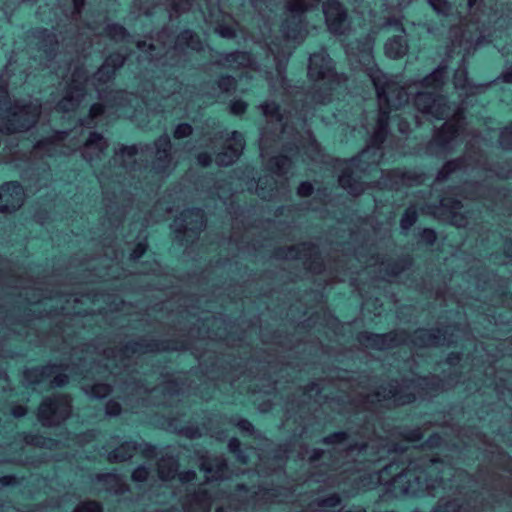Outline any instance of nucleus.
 Returning <instances> with one entry per match:
<instances>
[{
	"instance_id": "14",
	"label": "nucleus",
	"mask_w": 512,
	"mask_h": 512,
	"mask_svg": "<svg viewBox=\"0 0 512 512\" xmlns=\"http://www.w3.org/2000/svg\"><path fill=\"white\" fill-rule=\"evenodd\" d=\"M244 146L243 135L238 131H233L231 136L225 141L222 150L216 154L215 163L219 167L232 165L242 154Z\"/></svg>"
},
{
	"instance_id": "27",
	"label": "nucleus",
	"mask_w": 512,
	"mask_h": 512,
	"mask_svg": "<svg viewBox=\"0 0 512 512\" xmlns=\"http://www.w3.org/2000/svg\"><path fill=\"white\" fill-rule=\"evenodd\" d=\"M317 253V248L311 243H301L289 247H279L274 251L277 259H308Z\"/></svg>"
},
{
	"instance_id": "3",
	"label": "nucleus",
	"mask_w": 512,
	"mask_h": 512,
	"mask_svg": "<svg viewBox=\"0 0 512 512\" xmlns=\"http://www.w3.org/2000/svg\"><path fill=\"white\" fill-rule=\"evenodd\" d=\"M375 87L379 114L377 119L385 118V127L388 128L389 114L392 110H398L408 103L409 95L405 87L387 77L386 74L379 83H373Z\"/></svg>"
},
{
	"instance_id": "51",
	"label": "nucleus",
	"mask_w": 512,
	"mask_h": 512,
	"mask_svg": "<svg viewBox=\"0 0 512 512\" xmlns=\"http://www.w3.org/2000/svg\"><path fill=\"white\" fill-rule=\"evenodd\" d=\"M349 435L347 432L339 431L334 432L324 438H322L321 443L324 445H339L343 444L347 439Z\"/></svg>"
},
{
	"instance_id": "46",
	"label": "nucleus",
	"mask_w": 512,
	"mask_h": 512,
	"mask_svg": "<svg viewBox=\"0 0 512 512\" xmlns=\"http://www.w3.org/2000/svg\"><path fill=\"white\" fill-rule=\"evenodd\" d=\"M418 212L414 205L409 206L400 219V228L407 233L411 227L417 222Z\"/></svg>"
},
{
	"instance_id": "45",
	"label": "nucleus",
	"mask_w": 512,
	"mask_h": 512,
	"mask_svg": "<svg viewBox=\"0 0 512 512\" xmlns=\"http://www.w3.org/2000/svg\"><path fill=\"white\" fill-rule=\"evenodd\" d=\"M124 91H106L99 92V99L111 107L122 105L125 100Z\"/></svg>"
},
{
	"instance_id": "9",
	"label": "nucleus",
	"mask_w": 512,
	"mask_h": 512,
	"mask_svg": "<svg viewBox=\"0 0 512 512\" xmlns=\"http://www.w3.org/2000/svg\"><path fill=\"white\" fill-rule=\"evenodd\" d=\"M360 344L367 348L386 350L397 347L407 340L405 331H390L385 334H376L372 332H361L357 337Z\"/></svg>"
},
{
	"instance_id": "19",
	"label": "nucleus",
	"mask_w": 512,
	"mask_h": 512,
	"mask_svg": "<svg viewBox=\"0 0 512 512\" xmlns=\"http://www.w3.org/2000/svg\"><path fill=\"white\" fill-rule=\"evenodd\" d=\"M308 76L313 81L324 80L333 76L331 58L326 51L321 50L310 55Z\"/></svg>"
},
{
	"instance_id": "17",
	"label": "nucleus",
	"mask_w": 512,
	"mask_h": 512,
	"mask_svg": "<svg viewBox=\"0 0 512 512\" xmlns=\"http://www.w3.org/2000/svg\"><path fill=\"white\" fill-rule=\"evenodd\" d=\"M169 346L163 341H158L148 338H140L136 341H129L125 343L120 349L119 354L122 358H131L135 355H142L146 353L160 352L168 350Z\"/></svg>"
},
{
	"instance_id": "23",
	"label": "nucleus",
	"mask_w": 512,
	"mask_h": 512,
	"mask_svg": "<svg viewBox=\"0 0 512 512\" xmlns=\"http://www.w3.org/2000/svg\"><path fill=\"white\" fill-rule=\"evenodd\" d=\"M409 51V43L405 29L395 31L391 35H387L384 44V53L390 59H401L407 55Z\"/></svg>"
},
{
	"instance_id": "4",
	"label": "nucleus",
	"mask_w": 512,
	"mask_h": 512,
	"mask_svg": "<svg viewBox=\"0 0 512 512\" xmlns=\"http://www.w3.org/2000/svg\"><path fill=\"white\" fill-rule=\"evenodd\" d=\"M171 226L181 244L193 243L206 226L204 212L199 208L186 209L174 219Z\"/></svg>"
},
{
	"instance_id": "32",
	"label": "nucleus",
	"mask_w": 512,
	"mask_h": 512,
	"mask_svg": "<svg viewBox=\"0 0 512 512\" xmlns=\"http://www.w3.org/2000/svg\"><path fill=\"white\" fill-rule=\"evenodd\" d=\"M58 369L57 365H47L27 369L24 372L25 380L31 385H37L50 379Z\"/></svg>"
},
{
	"instance_id": "63",
	"label": "nucleus",
	"mask_w": 512,
	"mask_h": 512,
	"mask_svg": "<svg viewBox=\"0 0 512 512\" xmlns=\"http://www.w3.org/2000/svg\"><path fill=\"white\" fill-rule=\"evenodd\" d=\"M341 503V497L334 493L328 497H325L319 501V506L333 508L338 506Z\"/></svg>"
},
{
	"instance_id": "54",
	"label": "nucleus",
	"mask_w": 512,
	"mask_h": 512,
	"mask_svg": "<svg viewBox=\"0 0 512 512\" xmlns=\"http://www.w3.org/2000/svg\"><path fill=\"white\" fill-rule=\"evenodd\" d=\"M462 505L458 500L447 501L444 504L438 503L434 512H461Z\"/></svg>"
},
{
	"instance_id": "25",
	"label": "nucleus",
	"mask_w": 512,
	"mask_h": 512,
	"mask_svg": "<svg viewBox=\"0 0 512 512\" xmlns=\"http://www.w3.org/2000/svg\"><path fill=\"white\" fill-rule=\"evenodd\" d=\"M172 49L177 53H185L187 50L201 52L204 50V45L195 31L184 29L175 37Z\"/></svg>"
},
{
	"instance_id": "6",
	"label": "nucleus",
	"mask_w": 512,
	"mask_h": 512,
	"mask_svg": "<svg viewBox=\"0 0 512 512\" xmlns=\"http://www.w3.org/2000/svg\"><path fill=\"white\" fill-rule=\"evenodd\" d=\"M414 105L422 114L436 119L449 118L457 110V107H452L449 104L444 95L434 90L417 92L414 96Z\"/></svg>"
},
{
	"instance_id": "37",
	"label": "nucleus",
	"mask_w": 512,
	"mask_h": 512,
	"mask_svg": "<svg viewBox=\"0 0 512 512\" xmlns=\"http://www.w3.org/2000/svg\"><path fill=\"white\" fill-rule=\"evenodd\" d=\"M267 167L272 173L285 177L292 167V161L286 155L273 156L268 160Z\"/></svg>"
},
{
	"instance_id": "43",
	"label": "nucleus",
	"mask_w": 512,
	"mask_h": 512,
	"mask_svg": "<svg viewBox=\"0 0 512 512\" xmlns=\"http://www.w3.org/2000/svg\"><path fill=\"white\" fill-rule=\"evenodd\" d=\"M413 264V259L409 255L400 257L392 262H389L386 271L391 276H398L404 271L408 270Z\"/></svg>"
},
{
	"instance_id": "5",
	"label": "nucleus",
	"mask_w": 512,
	"mask_h": 512,
	"mask_svg": "<svg viewBox=\"0 0 512 512\" xmlns=\"http://www.w3.org/2000/svg\"><path fill=\"white\" fill-rule=\"evenodd\" d=\"M71 414V399L67 395H54L43 399L38 407V420L44 427L58 426Z\"/></svg>"
},
{
	"instance_id": "50",
	"label": "nucleus",
	"mask_w": 512,
	"mask_h": 512,
	"mask_svg": "<svg viewBox=\"0 0 512 512\" xmlns=\"http://www.w3.org/2000/svg\"><path fill=\"white\" fill-rule=\"evenodd\" d=\"M441 207L449 214L456 211H460L463 208V204L460 200L452 197H444L440 200Z\"/></svg>"
},
{
	"instance_id": "49",
	"label": "nucleus",
	"mask_w": 512,
	"mask_h": 512,
	"mask_svg": "<svg viewBox=\"0 0 512 512\" xmlns=\"http://www.w3.org/2000/svg\"><path fill=\"white\" fill-rule=\"evenodd\" d=\"M116 72H114L110 67H107L104 63L97 69V71L93 75V79L98 84H106L112 79H114Z\"/></svg>"
},
{
	"instance_id": "53",
	"label": "nucleus",
	"mask_w": 512,
	"mask_h": 512,
	"mask_svg": "<svg viewBox=\"0 0 512 512\" xmlns=\"http://www.w3.org/2000/svg\"><path fill=\"white\" fill-rule=\"evenodd\" d=\"M499 143L503 149L512 150V123L501 131Z\"/></svg>"
},
{
	"instance_id": "59",
	"label": "nucleus",
	"mask_w": 512,
	"mask_h": 512,
	"mask_svg": "<svg viewBox=\"0 0 512 512\" xmlns=\"http://www.w3.org/2000/svg\"><path fill=\"white\" fill-rule=\"evenodd\" d=\"M193 133V127L188 123H181L176 126L173 137L175 139H183L191 136Z\"/></svg>"
},
{
	"instance_id": "28",
	"label": "nucleus",
	"mask_w": 512,
	"mask_h": 512,
	"mask_svg": "<svg viewBox=\"0 0 512 512\" xmlns=\"http://www.w3.org/2000/svg\"><path fill=\"white\" fill-rule=\"evenodd\" d=\"M104 24L101 35L108 38L111 42L115 44H130L134 42V36L122 24L113 22L108 17H105Z\"/></svg>"
},
{
	"instance_id": "10",
	"label": "nucleus",
	"mask_w": 512,
	"mask_h": 512,
	"mask_svg": "<svg viewBox=\"0 0 512 512\" xmlns=\"http://www.w3.org/2000/svg\"><path fill=\"white\" fill-rule=\"evenodd\" d=\"M315 5H307L303 9H296L291 7V0L287 1V9L289 15L286 17L282 24V32L288 40L301 42L308 34V30L304 23L303 13Z\"/></svg>"
},
{
	"instance_id": "60",
	"label": "nucleus",
	"mask_w": 512,
	"mask_h": 512,
	"mask_svg": "<svg viewBox=\"0 0 512 512\" xmlns=\"http://www.w3.org/2000/svg\"><path fill=\"white\" fill-rule=\"evenodd\" d=\"M59 368L56 370L55 374L48 379L50 381L51 388H59L65 386L69 382V377L66 374L59 373Z\"/></svg>"
},
{
	"instance_id": "52",
	"label": "nucleus",
	"mask_w": 512,
	"mask_h": 512,
	"mask_svg": "<svg viewBox=\"0 0 512 512\" xmlns=\"http://www.w3.org/2000/svg\"><path fill=\"white\" fill-rule=\"evenodd\" d=\"M382 29L386 32V35H391L395 33V31L405 29L400 19L396 17H389L382 24Z\"/></svg>"
},
{
	"instance_id": "2",
	"label": "nucleus",
	"mask_w": 512,
	"mask_h": 512,
	"mask_svg": "<svg viewBox=\"0 0 512 512\" xmlns=\"http://www.w3.org/2000/svg\"><path fill=\"white\" fill-rule=\"evenodd\" d=\"M39 108L19 101L0 111V134L21 133L33 127L39 117Z\"/></svg>"
},
{
	"instance_id": "29",
	"label": "nucleus",
	"mask_w": 512,
	"mask_h": 512,
	"mask_svg": "<svg viewBox=\"0 0 512 512\" xmlns=\"http://www.w3.org/2000/svg\"><path fill=\"white\" fill-rule=\"evenodd\" d=\"M212 505L210 494L205 490L187 495L183 503V512H209Z\"/></svg>"
},
{
	"instance_id": "61",
	"label": "nucleus",
	"mask_w": 512,
	"mask_h": 512,
	"mask_svg": "<svg viewBox=\"0 0 512 512\" xmlns=\"http://www.w3.org/2000/svg\"><path fill=\"white\" fill-rule=\"evenodd\" d=\"M74 512H102V508L95 501H87L80 503Z\"/></svg>"
},
{
	"instance_id": "38",
	"label": "nucleus",
	"mask_w": 512,
	"mask_h": 512,
	"mask_svg": "<svg viewBox=\"0 0 512 512\" xmlns=\"http://www.w3.org/2000/svg\"><path fill=\"white\" fill-rule=\"evenodd\" d=\"M389 175H396L399 178L398 183H403V186L419 185L425 180V174L399 169L389 170Z\"/></svg>"
},
{
	"instance_id": "55",
	"label": "nucleus",
	"mask_w": 512,
	"mask_h": 512,
	"mask_svg": "<svg viewBox=\"0 0 512 512\" xmlns=\"http://www.w3.org/2000/svg\"><path fill=\"white\" fill-rule=\"evenodd\" d=\"M112 389L110 385L104 383H98L91 387V396L97 399L104 398L111 393Z\"/></svg>"
},
{
	"instance_id": "16",
	"label": "nucleus",
	"mask_w": 512,
	"mask_h": 512,
	"mask_svg": "<svg viewBox=\"0 0 512 512\" xmlns=\"http://www.w3.org/2000/svg\"><path fill=\"white\" fill-rule=\"evenodd\" d=\"M24 190L18 182H7L0 187V212L13 213L24 202Z\"/></svg>"
},
{
	"instance_id": "42",
	"label": "nucleus",
	"mask_w": 512,
	"mask_h": 512,
	"mask_svg": "<svg viewBox=\"0 0 512 512\" xmlns=\"http://www.w3.org/2000/svg\"><path fill=\"white\" fill-rule=\"evenodd\" d=\"M24 440L25 443L28 445H32L38 448H45L49 450L57 449L60 444L58 440L33 434L26 435Z\"/></svg>"
},
{
	"instance_id": "18",
	"label": "nucleus",
	"mask_w": 512,
	"mask_h": 512,
	"mask_svg": "<svg viewBox=\"0 0 512 512\" xmlns=\"http://www.w3.org/2000/svg\"><path fill=\"white\" fill-rule=\"evenodd\" d=\"M108 147L109 142L101 133L90 132L80 151L83 159L93 165L103 159Z\"/></svg>"
},
{
	"instance_id": "41",
	"label": "nucleus",
	"mask_w": 512,
	"mask_h": 512,
	"mask_svg": "<svg viewBox=\"0 0 512 512\" xmlns=\"http://www.w3.org/2000/svg\"><path fill=\"white\" fill-rule=\"evenodd\" d=\"M224 61L232 68L248 67L252 63L250 53L235 51L224 56Z\"/></svg>"
},
{
	"instance_id": "62",
	"label": "nucleus",
	"mask_w": 512,
	"mask_h": 512,
	"mask_svg": "<svg viewBox=\"0 0 512 512\" xmlns=\"http://www.w3.org/2000/svg\"><path fill=\"white\" fill-rule=\"evenodd\" d=\"M214 30L217 34H219L221 37L226 38V39H233L236 37V32H235L234 28L229 25H224V24L218 23L215 26Z\"/></svg>"
},
{
	"instance_id": "12",
	"label": "nucleus",
	"mask_w": 512,
	"mask_h": 512,
	"mask_svg": "<svg viewBox=\"0 0 512 512\" xmlns=\"http://www.w3.org/2000/svg\"><path fill=\"white\" fill-rule=\"evenodd\" d=\"M367 172V166H361L350 160L341 170L338 177L339 185L353 196H359L364 191V183L361 181L363 174Z\"/></svg>"
},
{
	"instance_id": "47",
	"label": "nucleus",
	"mask_w": 512,
	"mask_h": 512,
	"mask_svg": "<svg viewBox=\"0 0 512 512\" xmlns=\"http://www.w3.org/2000/svg\"><path fill=\"white\" fill-rule=\"evenodd\" d=\"M129 55L130 54L125 55L119 51H114L105 58L103 63L107 67H110L114 72H117L125 65Z\"/></svg>"
},
{
	"instance_id": "36",
	"label": "nucleus",
	"mask_w": 512,
	"mask_h": 512,
	"mask_svg": "<svg viewBox=\"0 0 512 512\" xmlns=\"http://www.w3.org/2000/svg\"><path fill=\"white\" fill-rule=\"evenodd\" d=\"M276 181L273 176L260 177L256 184L255 193L263 200H271L276 195Z\"/></svg>"
},
{
	"instance_id": "48",
	"label": "nucleus",
	"mask_w": 512,
	"mask_h": 512,
	"mask_svg": "<svg viewBox=\"0 0 512 512\" xmlns=\"http://www.w3.org/2000/svg\"><path fill=\"white\" fill-rule=\"evenodd\" d=\"M427 3L440 17H449L453 12V4L448 0H427Z\"/></svg>"
},
{
	"instance_id": "21",
	"label": "nucleus",
	"mask_w": 512,
	"mask_h": 512,
	"mask_svg": "<svg viewBox=\"0 0 512 512\" xmlns=\"http://www.w3.org/2000/svg\"><path fill=\"white\" fill-rule=\"evenodd\" d=\"M86 94L85 85L82 82L72 80L67 86L62 99L57 103L56 109L68 113L76 110Z\"/></svg>"
},
{
	"instance_id": "15",
	"label": "nucleus",
	"mask_w": 512,
	"mask_h": 512,
	"mask_svg": "<svg viewBox=\"0 0 512 512\" xmlns=\"http://www.w3.org/2000/svg\"><path fill=\"white\" fill-rule=\"evenodd\" d=\"M323 13L328 29L337 35L345 32L347 27V12L337 0H328L323 3Z\"/></svg>"
},
{
	"instance_id": "7",
	"label": "nucleus",
	"mask_w": 512,
	"mask_h": 512,
	"mask_svg": "<svg viewBox=\"0 0 512 512\" xmlns=\"http://www.w3.org/2000/svg\"><path fill=\"white\" fill-rule=\"evenodd\" d=\"M385 118L377 119L374 131L366 147L351 160L361 166H367V172L372 166L377 165L383 157L382 145L388 135V128L385 127Z\"/></svg>"
},
{
	"instance_id": "1",
	"label": "nucleus",
	"mask_w": 512,
	"mask_h": 512,
	"mask_svg": "<svg viewBox=\"0 0 512 512\" xmlns=\"http://www.w3.org/2000/svg\"><path fill=\"white\" fill-rule=\"evenodd\" d=\"M445 470L450 471L451 468L440 458L421 457L392 478V490L406 496L427 494L436 497L444 489Z\"/></svg>"
},
{
	"instance_id": "20",
	"label": "nucleus",
	"mask_w": 512,
	"mask_h": 512,
	"mask_svg": "<svg viewBox=\"0 0 512 512\" xmlns=\"http://www.w3.org/2000/svg\"><path fill=\"white\" fill-rule=\"evenodd\" d=\"M198 466L205 472L208 480L223 479L228 471L227 461L222 455H201L198 459Z\"/></svg>"
},
{
	"instance_id": "34",
	"label": "nucleus",
	"mask_w": 512,
	"mask_h": 512,
	"mask_svg": "<svg viewBox=\"0 0 512 512\" xmlns=\"http://www.w3.org/2000/svg\"><path fill=\"white\" fill-rule=\"evenodd\" d=\"M140 447L141 445H138L136 442H124L118 448L111 451L107 459L110 463L124 462L132 458L134 452Z\"/></svg>"
},
{
	"instance_id": "64",
	"label": "nucleus",
	"mask_w": 512,
	"mask_h": 512,
	"mask_svg": "<svg viewBox=\"0 0 512 512\" xmlns=\"http://www.w3.org/2000/svg\"><path fill=\"white\" fill-rule=\"evenodd\" d=\"M421 240L427 245H433L437 240L436 232L430 228H424L420 233Z\"/></svg>"
},
{
	"instance_id": "13",
	"label": "nucleus",
	"mask_w": 512,
	"mask_h": 512,
	"mask_svg": "<svg viewBox=\"0 0 512 512\" xmlns=\"http://www.w3.org/2000/svg\"><path fill=\"white\" fill-rule=\"evenodd\" d=\"M412 343L420 348L450 346L455 340L445 329H418L412 335Z\"/></svg>"
},
{
	"instance_id": "39",
	"label": "nucleus",
	"mask_w": 512,
	"mask_h": 512,
	"mask_svg": "<svg viewBox=\"0 0 512 512\" xmlns=\"http://www.w3.org/2000/svg\"><path fill=\"white\" fill-rule=\"evenodd\" d=\"M454 85L456 88H460L466 91V95L475 94V90L486 88L488 85H474L468 77L466 69L457 70L454 76Z\"/></svg>"
},
{
	"instance_id": "26",
	"label": "nucleus",
	"mask_w": 512,
	"mask_h": 512,
	"mask_svg": "<svg viewBox=\"0 0 512 512\" xmlns=\"http://www.w3.org/2000/svg\"><path fill=\"white\" fill-rule=\"evenodd\" d=\"M359 67L363 69L372 83H379L384 73L377 67L371 46H365L355 55Z\"/></svg>"
},
{
	"instance_id": "30",
	"label": "nucleus",
	"mask_w": 512,
	"mask_h": 512,
	"mask_svg": "<svg viewBox=\"0 0 512 512\" xmlns=\"http://www.w3.org/2000/svg\"><path fill=\"white\" fill-rule=\"evenodd\" d=\"M263 115L266 117L268 123L273 125L272 133L276 136L284 131L283 115L280 111V106L275 102H265L260 105Z\"/></svg>"
},
{
	"instance_id": "22",
	"label": "nucleus",
	"mask_w": 512,
	"mask_h": 512,
	"mask_svg": "<svg viewBox=\"0 0 512 512\" xmlns=\"http://www.w3.org/2000/svg\"><path fill=\"white\" fill-rule=\"evenodd\" d=\"M30 36L36 40L37 49L44 53L48 61H52L56 57L59 48L56 34L44 28H37L30 31Z\"/></svg>"
},
{
	"instance_id": "56",
	"label": "nucleus",
	"mask_w": 512,
	"mask_h": 512,
	"mask_svg": "<svg viewBox=\"0 0 512 512\" xmlns=\"http://www.w3.org/2000/svg\"><path fill=\"white\" fill-rule=\"evenodd\" d=\"M403 440L409 443H415L422 439L423 434L420 428L405 429L400 433Z\"/></svg>"
},
{
	"instance_id": "31",
	"label": "nucleus",
	"mask_w": 512,
	"mask_h": 512,
	"mask_svg": "<svg viewBox=\"0 0 512 512\" xmlns=\"http://www.w3.org/2000/svg\"><path fill=\"white\" fill-rule=\"evenodd\" d=\"M447 71L448 65L445 61H442L436 69L422 80V86L432 88L434 91L441 90L447 78Z\"/></svg>"
},
{
	"instance_id": "8",
	"label": "nucleus",
	"mask_w": 512,
	"mask_h": 512,
	"mask_svg": "<svg viewBox=\"0 0 512 512\" xmlns=\"http://www.w3.org/2000/svg\"><path fill=\"white\" fill-rule=\"evenodd\" d=\"M413 393L407 392L398 383V381L392 380L386 384L381 385L377 390L368 395V400L374 402H389L395 406L405 405L415 400Z\"/></svg>"
},
{
	"instance_id": "24",
	"label": "nucleus",
	"mask_w": 512,
	"mask_h": 512,
	"mask_svg": "<svg viewBox=\"0 0 512 512\" xmlns=\"http://www.w3.org/2000/svg\"><path fill=\"white\" fill-rule=\"evenodd\" d=\"M156 149L155 159L152 162V168L157 173H164L170 166L171 157V141L167 134L161 135L155 142Z\"/></svg>"
},
{
	"instance_id": "35",
	"label": "nucleus",
	"mask_w": 512,
	"mask_h": 512,
	"mask_svg": "<svg viewBox=\"0 0 512 512\" xmlns=\"http://www.w3.org/2000/svg\"><path fill=\"white\" fill-rule=\"evenodd\" d=\"M159 478L171 480L177 475L178 462L173 456H163L157 462Z\"/></svg>"
},
{
	"instance_id": "40",
	"label": "nucleus",
	"mask_w": 512,
	"mask_h": 512,
	"mask_svg": "<svg viewBox=\"0 0 512 512\" xmlns=\"http://www.w3.org/2000/svg\"><path fill=\"white\" fill-rule=\"evenodd\" d=\"M136 47L146 54V58L149 62L159 61L162 57L168 54V51L164 54L154 43H147L145 40H135Z\"/></svg>"
},
{
	"instance_id": "57",
	"label": "nucleus",
	"mask_w": 512,
	"mask_h": 512,
	"mask_svg": "<svg viewBox=\"0 0 512 512\" xmlns=\"http://www.w3.org/2000/svg\"><path fill=\"white\" fill-rule=\"evenodd\" d=\"M171 9L177 15L188 11L192 6V0H168Z\"/></svg>"
},
{
	"instance_id": "44",
	"label": "nucleus",
	"mask_w": 512,
	"mask_h": 512,
	"mask_svg": "<svg viewBox=\"0 0 512 512\" xmlns=\"http://www.w3.org/2000/svg\"><path fill=\"white\" fill-rule=\"evenodd\" d=\"M463 166H464V160L462 158H457V159L447 161L443 165V167L439 170V172L437 173L435 180L437 182H444L449 178V176L452 173L461 169Z\"/></svg>"
},
{
	"instance_id": "58",
	"label": "nucleus",
	"mask_w": 512,
	"mask_h": 512,
	"mask_svg": "<svg viewBox=\"0 0 512 512\" xmlns=\"http://www.w3.org/2000/svg\"><path fill=\"white\" fill-rule=\"evenodd\" d=\"M217 85L222 92H230L236 88V80L229 75L221 76L217 81Z\"/></svg>"
},
{
	"instance_id": "33",
	"label": "nucleus",
	"mask_w": 512,
	"mask_h": 512,
	"mask_svg": "<svg viewBox=\"0 0 512 512\" xmlns=\"http://www.w3.org/2000/svg\"><path fill=\"white\" fill-rule=\"evenodd\" d=\"M139 152V148L137 145H120L118 149L115 150L114 156L112 157V160L115 163H119L123 167H128L136 162V155Z\"/></svg>"
},
{
	"instance_id": "11",
	"label": "nucleus",
	"mask_w": 512,
	"mask_h": 512,
	"mask_svg": "<svg viewBox=\"0 0 512 512\" xmlns=\"http://www.w3.org/2000/svg\"><path fill=\"white\" fill-rule=\"evenodd\" d=\"M449 121L445 122L442 128L436 133L433 140L430 142L429 149L432 150L434 146L439 147L441 150H447L452 140L456 138L462 127L464 120V111L462 108L457 107L448 118Z\"/></svg>"
}]
</instances>
